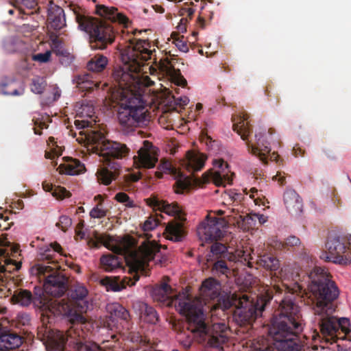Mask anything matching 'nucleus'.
<instances>
[{"label": "nucleus", "mask_w": 351, "mask_h": 351, "mask_svg": "<svg viewBox=\"0 0 351 351\" xmlns=\"http://www.w3.org/2000/svg\"><path fill=\"white\" fill-rule=\"evenodd\" d=\"M308 291L311 293L314 306L315 322H317L323 336L321 345L313 344L311 350L319 351L324 350L325 344L332 343L337 338L336 333L339 328L345 332H349V319L332 315L337 306L335 301L337 299L339 291L336 283L331 279L330 274L324 268L315 267L308 274Z\"/></svg>", "instance_id": "obj_1"}, {"label": "nucleus", "mask_w": 351, "mask_h": 351, "mask_svg": "<svg viewBox=\"0 0 351 351\" xmlns=\"http://www.w3.org/2000/svg\"><path fill=\"white\" fill-rule=\"evenodd\" d=\"M153 299L167 306H174L176 310L184 315L188 322V329L199 333L206 345L216 351H223V345L228 340V328L223 323H215L207 326L201 302L193 299L186 293L173 294L172 288L162 282L156 285L152 291Z\"/></svg>", "instance_id": "obj_2"}, {"label": "nucleus", "mask_w": 351, "mask_h": 351, "mask_svg": "<svg viewBox=\"0 0 351 351\" xmlns=\"http://www.w3.org/2000/svg\"><path fill=\"white\" fill-rule=\"evenodd\" d=\"M287 295L280 302L275 311L269 328V335L274 340V346L279 351H300L303 345L299 336L303 331L304 322L300 306L293 301V293Z\"/></svg>", "instance_id": "obj_3"}, {"label": "nucleus", "mask_w": 351, "mask_h": 351, "mask_svg": "<svg viewBox=\"0 0 351 351\" xmlns=\"http://www.w3.org/2000/svg\"><path fill=\"white\" fill-rule=\"evenodd\" d=\"M151 45L147 40L130 39L122 53L125 62L123 67L114 69L112 77L119 89L142 98L141 91L143 86H151L154 82L147 75H141L145 62L152 55Z\"/></svg>", "instance_id": "obj_4"}, {"label": "nucleus", "mask_w": 351, "mask_h": 351, "mask_svg": "<svg viewBox=\"0 0 351 351\" xmlns=\"http://www.w3.org/2000/svg\"><path fill=\"white\" fill-rule=\"evenodd\" d=\"M10 300L13 304L22 307H28L33 304L34 308L39 310L42 326L38 328V331L46 337L51 335V324L55 321L56 315L69 314L71 312L69 305L66 303L51 301L44 295H33L29 290L21 288L14 291Z\"/></svg>", "instance_id": "obj_5"}, {"label": "nucleus", "mask_w": 351, "mask_h": 351, "mask_svg": "<svg viewBox=\"0 0 351 351\" xmlns=\"http://www.w3.org/2000/svg\"><path fill=\"white\" fill-rule=\"evenodd\" d=\"M99 147L98 155L103 165L97 169L95 175L99 184L108 186L119 178L122 166L118 160L126 158L130 149L124 143L110 140L100 144Z\"/></svg>", "instance_id": "obj_6"}, {"label": "nucleus", "mask_w": 351, "mask_h": 351, "mask_svg": "<svg viewBox=\"0 0 351 351\" xmlns=\"http://www.w3.org/2000/svg\"><path fill=\"white\" fill-rule=\"evenodd\" d=\"M272 298V291L269 289L258 295L256 301L250 300L246 293H233L231 295L230 300H223V311L234 306L237 322L241 325L252 324L257 317L262 315Z\"/></svg>", "instance_id": "obj_7"}, {"label": "nucleus", "mask_w": 351, "mask_h": 351, "mask_svg": "<svg viewBox=\"0 0 351 351\" xmlns=\"http://www.w3.org/2000/svg\"><path fill=\"white\" fill-rule=\"evenodd\" d=\"M122 102L119 108L117 118L122 130L126 132L134 128L146 125L149 121V112L145 101L139 96L122 90Z\"/></svg>", "instance_id": "obj_8"}, {"label": "nucleus", "mask_w": 351, "mask_h": 351, "mask_svg": "<svg viewBox=\"0 0 351 351\" xmlns=\"http://www.w3.org/2000/svg\"><path fill=\"white\" fill-rule=\"evenodd\" d=\"M38 265L36 274L40 280H44L43 289L46 294L55 298L62 297L68 289V278L61 271L60 267Z\"/></svg>", "instance_id": "obj_9"}, {"label": "nucleus", "mask_w": 351, "mask_h": 351, "mask_svg": "<svg viewBox=\"0 0 351 351\" xmlns=\"http://www.w3.org/2000/svg\"><path fill=\"white\" fill-rule=\"evenodd\" d=\"M82 324H74L66 332L58 331L53 343L58 351H63L66 344L76 351H101L99 346L93 341H84Z\"/></svg>", "instance_id": "obj_10"}, {"label": "nucleus", "mask_w": 351, "mask_h": 351, "mask_svg": "<svg viewBox=\"0 0 351 351\" xmlns=\"http://www.w3.org/2000/svg\"><path fill=\"white\" fill-rule=\"evenodd\" d=\"M85 28L89 33L90 46L93 49H104L114 40L115 32L106 22L91 21Z\"/></svg>", "instance_id": "obj_11"}, {"label": "nucleus", "mask_w": 351, "mask_h": 351, "mask_svg": "<svg viewBox=\"0 0 351 351\" xmlns=\"http://www.w3.org/2000/svg\"><path fill=\"white\" fill-rule=\"evenodd\" d=\"M88 293V291L84 286L77 284L74 285L69 291L70 301L65 300L64 299L60 300L51 299V300L56 301V302L67 304L71 312L69 314L62 315L67 317L75 315L76 324H84L86 319L82 315L76 313V312L83 313L86 311L88 308V302L86 300ZM59 315H56V317Z\"/></svg>", "instance_id": "obj_12"}, {"label": "nucleus", "mask_w": 351, "mask_h": 351, "mask_svg": "<svg viewBox=\"0 0 351 351\" xmlns=\"http://www.w3.org/2000/svg\"><path fill=\"white\" fill-rule=\"evenodd\" d=\"M229 219L210 217L208 215L197 228V232L200 240L206 243L217 241L223 236V228L228 226Z\"/></svg>", "instance_id": "obj_13"}, {"label": "nucleus", "mask_w": 351, "mask_h": 351, "mask_svg": "<svg viewBox=\"0 0 351 351\" xmlns=\"http://www.w3.org/2000/svg\"><path fill=\"white\" fill-rule=\"evenodd\" d=\"M109 313L108 324L109 327L115 328L117 332H129L132 327L130 315L128 311L119 303H113L107 306Z\"/></svg>", "instance_id": "obj_14"}, {"label": "nucleus", "mask_w": 351, "mask_h": 351, "mask_svg": "<svg viewBox=\"0 0 351 351\" xmlns=\"http://www.w3.org/2000/svg\"><path fill=\"white\" fill-rule=\"evenodd\" d=\"M326 247L328 252L322 254L320 256L322 259L341 265L349 263L348 259L343 256L346 246L340 237L329 238L326 243Z\"/></svg>", "instance_id": "obj_15"}, {"label": "nucleus", "mask_w": 351, "mask_h": 351, "mask_svg": "<svg viewBox=\"0 0 351 351\" xmlns=\"http://www.w3.org/2000/svg\"><path fill=\"white\" fill-rule=\"evenodd\" d=\"M137 153L138 155L133 158L134 163L137 168H154L158 160L157 148L148 141H143Z\"/></svg>", "instance_id": "obj_16"}, {"label": "nucleus", "mask_w": 351, "mask_h": 351, "mask_svg": "<svg viewBox=\"0 0 351 351\" xmlns=\"http://www.w3.org/2000/svg\"><path fill=\"white\" fill-rule=\"evenodd\" d=\"M275 132L274 129L269 128L267 133L257 132L255 134L256 143L252 144L247 143L249 151L259 158L264 163H267L268 155L270 154V143L267 141V136H270V140L274 141L271 135Z\"/></svg>", "instance_id": "obj_17"}, {"label": "nucleus", "mask_w": 351, "mask_h": 351, "mask_svg": "<svg viewBox=\"0 0 351 351\" xmlns=\"http://www.w3.org/2000/svg\"><path fill=\"white\" fill-rule=\"evenodd\" d=\"M221 290V286L220 282L213 278H208L204 280L200 287L201 295L204 299L205 300H217L218 302L214 306L215 308H220L223 310V300H222Z\"/></svg>", "instance_id": "obj_18"}, {"label": "nucleus", "mask_w": 351, "mask_h": 351, "mask_svg": "<svg viewBox=\"0 0 351 351\" xmlns=\"http://www.w3.org/2000/svg\"><path fill=\"white\" fill-rule=\"evenodd\" d=\"M74 123L77 129L87 128V130L85 132L86 138L93 145V149L98 154L100 144L109 140L106 139L104 133L101 131L88 129V128L91 127V122L88 120H75Z\"/></svg>", "instance_id": "obj_19"}, {"label": "nucleus", "mask_w": 351, "mask_h": 351, "mask_svg": "<svg viewBox=\"0 0 351 351\" xmlns=\"http://www.w3.org/2000/svg\"><path fill=\"white\" fill-rule=\"evenodd\" d=\"M210 251L213 254L220 256L223 258H227L230 261H240L250 267H252L250 262V259H252L250 255L245 254L244 251H239L237 254L229 253L227 247L218 242L211 245Z\"/></svg>", "instance_id": "obj_20"}, {"label": "nucleus", "mask_w": 351, "mask_h": 351, "mask_svg": "<svg viewBox=\"0 0 351 351\" xmlns=\"http://www.w3.org/2000/svg\"><path fill=\"white\" fill-rule=\"evenodd\" d=\"M23 342V337L18 332L0 328V351H10L18 348Z\"/></svg>", "instance_id": "obj_21"}, {"label": "nucleus", "mask_w": 351, "mask_h": 351, "mask_svg": "<svg viewBox=\"0 0 351 351\" xmlns=\"http://www.w3.org/2000/svg\"><path fill=\"white\" fill-rule=\"evenodd\" d=\"M215 165L217 166L221 170L205 173L203 176L204 183L213 182L217 186H226V184H231L232 179L223 171V166L228 168V165L223 160L219 159L215 161Z\"/></svg>", "instance_id": "obj_22"}, {"label": "nucleus", "mask_w": 351, "mask_h": 351, "mask_svg": "<svg viewBox=\"0 0 351 351\" xmlns=\"http://www.w3.org/2000/svg\"><path fill=\"white\" fill-rule=\"evenodd\" d=\"M47 24L48 27L58 31L66 26V19L64 10L53 3H50L47 8Z\"/></svg>", "instance_id": "obj_23"}, {"label": "nucleus", "mask_w": 351, "mask_h": 351, "mask_svg": "<svg viewBox=\"0 0 351 351\" xmlns=\"http://www.w3.org/2000/svg\"><path fill=\"white\" fill-rule=\"evenodd\" d=\"M147 204L154 209L159 210L169 215L178 217L180 221L185 219L181 216L182 209L176 202L169 204L167 201L153 197L147 199Z\"/></svg>", "instance_id": "obj_24"}, {"label": "nucleus", "mask_w": 351, "mask_h": 351, "mask_svg": "<svg viewBox=\"0 0 351 351\" xmlns=\"http://www.w3.org/2000/svg\"><path fill=\"white\" fill-rule=\"evenodd\" d=\"M139 280L138 274L134 275V279L130 277L124 276L121 278L117 277H106L101 280V284L106 287L107 291H120L125 289L126 286L134 285L136 282Z\"/></svg>", "instance_id": "obj_25"}, {"label": "nucleus", "mask_w": 351, "mask_h": 351, "mask_svg": "<svg viewBox=\"0 0 351 351\" xmlns=\"http://www.w3.org/2000/svg\"><path fill=\"white\" fill-rule=\"evenodd\" d=\"M96 12L104 19L113 23H118L125 27H128L129 23L128 18L121 12H119L117 8L100 5L97 6Z\"/></svg>", "instance_id": "obj_26"}, {"label": "nucleus", "mask_w": 351, "mask_h": 351, "mask_svg": "<svg viewBox=\"0 0 351 351\" xmlns=\"http://www.w3.org/2000/svg\"><path fill=\"white\" fill-rule=\"evenodd\" d=\"M157 254H160V248L155 242H144L138 247V249L131 256L135 260L138 259L139 256L145 261H150L154 260Z\"/></svg>", "instance_id": "obj_27"}, {"label": "nucleus", "mask_w": 351, "mask_h": 351, "mask_svg": "<svg viewBox=\"0 0 351 351\" xmlns=\"http://www.w3.org/2000/svg\"><path fill=\"white\" fill-rule=\"evenodd\" d=\"M227 218H229L230 222L237 223L238 226L244 229H250L256 226V221L254 213L242 215L239 214L237 208H233L230 210L229 214L227 215Z\"/></svg>", "instance_id": "obj_28"}, {"label": "nucleus", "mask_w": 351, "mask_h": 351, "mask_svg": "<svg viewBox=\"0 0 351 351\" xmlns=\"http://www.w3.org/2000/svg\"><path fill=\"white\" fill-rule=\"evenodd\" d=\"M284 203L287 210L291 213L297 215L302 212V201L293 189H287L284 193Z\"/></svg>", "instance_id": "obj_29"}, {"label": "nucleus", "mask_w": 351, "mask_h": 351, "mask_svg": "<svg viewBox=\"0 0 351 351\" xmlns=\"http://www.w3.org/2000/svg\"><path fill=\"white\" fill-rule=\"evenodd\" d=\"M206 159L204 154L189 151L186 153V159L184 162V165L189 171H200L204 166Z\"/></svg>", "instance_id": "obj_30"}, {"label": "nucleus", "mask_w": 351, "mask_h": 351, "mask_svg": "<svg viewBox=\"0 0 351 351\" xmlns=\"http://www.w3.org/2000/svg\"><path fill=\"white\" fill-rule=\"evenodd\" d=\"M164 234L169 240L174 242L182 241L184 236L182 223L176 220L169 221L166 226Z\"/></svg>", "instance_id": "obj_31"}, {"label": "nucleus", "mask_w": 351, "mask_h": 351, "mask_svg": "<svg viewBox=\"0 0 351 351\" xmlns=\"http://www.w3.org/2000/svg\"><path fill=\"white\" fill-rule=\"evenodd\" d=\"M92 75L84 73L76 75L73 78V82L76 86L82 92H91L99 87V82L94 81Z\"/></svg>", "instance_id": "obj_32"}, {"label": "nucleus", "mask_w": 351, "mask_h": 351, "mask_svg": "<svg viewBox=\"0 0 351 351\" xmlns=\"http://www.w3.org/2000/svg\"><path fill=\"white\" fill-rule=\"evenodd\" d=\"M122 257L112 254L103 255L100 258V264L103 269L112 272L122 267Z\"/></svg>", "instance_id": "obj_33"}, {"label": "nucleus", "mask_w": 351, "mask_h": 351, "mask_svg": "<svg viewBox=\"0 0 351 351\" xmlns=\"http://www.w3.org/2000/svg\"><path fill=\"white\" fill-rule=\"evenodd\" d=\"M84 165L77 159L72 160L68 164H61L58 169L61 174L77 175L83 172Z\"/></svg>", "instance_id": "obj_34"}, {"label": "nucleus", "mask_w": 351, "mask_h": 351, "mask_svg": "<svg viewBox=\"0 0 351 351\" xmlns=\"http://www.w3.org/2000/svg\"><path fill=\"white\" fill-rule=\"evenodd\" d=\"M141 318L145 322L155 324L158 320V315L156 311L145 303L140 306Z\"/></svg>", "instance_id": "obj_35"}, {"label": "nucleus", "mask_w": 351, "mask_h": 351, "mask_svg": "<svg viewBox=\"0 0 351 351\" xmlns=\"http://www.w3.org/2000/svg\"><path fill=\"white\" fill-rule=\"evenodd\" d=\"M167 75L170 82L176 86L185 87L187 85L186 79L181 74L179 69H176L173 66H166Z\"/></svg>", "instance_id": "obj_36"}, {"label": "nucleus", "mask_w": 351, "mask_h": 351, "mask_svg": "<svg viewBox=\"0 0 351 351\" xmlns=\"http://www.w3.org/2000/svg\"><path fill=\"white\" fill-rule=\"evenodd\" d=\"M257 264L270 271H276L279 268V261L271 254H264L260 255L257 259Z\"/></svg>", "instance_id": "obj_37"}, {"label": "nucleus", "mask_w": 351, "mask_h": 351, "mask_svg": "<svg viewBox=\"0 0 351 351\" xmlns=\"http://www.w3.org/2000/svg\"><path fill=\"white\" fill-rule=\"evenodd\" d=\"M247 114H243L239 122L233 124V130L241 136L243 141L247 140L251 133V128L248 125Z\"/></svg>", "instance_id": "obj_38"}, {"label": "nucleus", "mask_w": 351, "mask_h": 351, "mask_svg": "<svg viewBox=\"0 0 351 351\" xmlns=\"http://www.w3.org/2000/svg\"><path fill=\"white\" fill-rule=\"evenodd\" d=\"M108 64V59L103 55L95 56L88 62L87 63V69L93 72H101L106 66Z\"/></svg>", "instance_id": "obj_39"}, {"label": "nucleus", "mask_w": 351, "mask_h": 351, "mask_svg": "<svg viewBox=\"0 0 351 351\" xmlns=\"http://www.w3.org/2000/svg\"><path fill=\"white\" fill-rule=\"evenodd\" d=\"M43 188L47 192H51L52 195L57 199H64L71 196V193L64 187L53 186L51 184L44 182Z\"/></svg>", "instance_id": "obj_40"}, {"label": "nucleus", "mask_w": 351, "mask_h": 351, "mask_svg": "<svg viewBox=\"0 0 351 351\" xmlns=\"http://www.w3.org/2000/svg\"><path fill=\"white\" fill-rule=\"evenodd\" d=\"M94 199L99 200L97 204L93 207L90 211V216L91 218L100 219L106 217L108 213V210L105 208L103 204V197L101 195H97L94 197Z\"/></svg>", "instance_id": "obj_41"}, {"label": "nucleus", "mask_w": 351, "mask_h": 351, "mask_svg": "<svg viewBox=\"0 0 351 351\" xmlns=\"http://www.w3.org/2000/svg\"><path fill=\"white\" fill-rule=\"evenodd\" d=\"M213 272L218 276L224 275L226 278L232 275V269L224 259L218 260L214 263Z\"/></svg>", "instance_id": "obj_42"}, {"label": "nucleus", "mask_w": 351, "mask_h": 351, "mask_svg": "<svg viewBox=\"0 0 351 351\" xmlns=\"http://www.w3.org/2000/svg\"><path fill=\"white\" fill-rule=\"evenodd\" d=\"M16 82L14 81H12L8 84H2V92L4 95H12V96H18L21 95L24 93V88L23 87H20L18 88L16 87Z\"/></svg>", "instance_id": "obj_43"}, {"label": "nucleus", "mask_w": 351, "mask_h": 351, "mask_svg": "<svg viewBox=\"0 0 351 351\" xmlns=\"http://www.w3.org/2000/svg\"><path fill=\"white\" fill-rule=\"evenodd\" d=\"M61 251L62 247L59 243L57 242L51 243L49 246H47L43 250V252L41 253L42 258L53 263V261H52L53 255L56 252L61 254Z\"/></svg>", "instance_id": "obj_44"}, {"label": "nucleus", "mask_w": 351, "mask_h": 351, "mask_svg": "<svg viewBox=\"0 0 351 351\" xmlns=\"http://www.w3.org/2000/svg\"><path fill=\"white\" fill-rule=\"evenodd\" d=\"M190 186L191 182L189 178H182V176H180V178L176 181L173 185L176 193H183L184 191L189 189Z\"/></svg>", "instance_id": "obj_45"}, {"label": "nucleus", "mask_w": 351, "mask_h": 351, "mask_svg": "<svg viewBox=\"0 0 351 351\" xmlns=\"http://www.w3.org/2000/svg\"><path fill=\"white\" fill-rule=\"evenodd\" d=\"M114 199L119 203L123 204L127 208H135L137 205L134 203L128 194L123 192H119L114 196Z\"/></svg>", "instance_id": "obj_46"}, {"label": "nucleus", "mask_w": 351, "mask_h": 351, "mask_svg": "<svg viewBox=\"0 0 351 351\" xmlns=\"http://www.w3.org/2000/svg\"><path fill=\"white\" fill-rule=\"evenodd\" d=\"M12 1L14 6L21 11L24 8L33 10L37 5L36 0H12Z\"/></svg>", "instance_id": "obj_47"}, {"label": "nucleus", "mask_w": 351, "mask_h": 351, "mask_svg": "<svg viewBox=\"0 0 351 351\" xmlns=\"http://www.w3.org/2000/svg\"><path fill=\"white\" fill-rule=\"evenodd\" d=\"M45 82L42 78L36 77L32 80L31 90L36 94H41L45 88Z\"/></svg>", "instance_id": "obj_48"}, {"label": "nucleus", "mask_w": 351, "mask_h": 351, "mask_svg": "<svg viewBox=\"0 0 351 351\" xmlns=\"http://www.w3.org/2000/svg\"><path fill=\"white\" fill-rule=\"evenodd\" d=\"M1 285L4 287V289L7 290L8 295H10L11 297L13 295V292L15 289H20L18 287V283L16 280L14 278H9L5 281L2 280Z\"/></svg>", "instance_id": "obj_49"}, {"label": "nucleus", "mask_w": 351, "mask_h": 351, "mask_svg": "<svg viewBox=\"0 0 351 351\" xmlns=\"http://www.w3.org/2000/svg\"><path fill=\"white\" fill-rule=\"evenodd\" d=\"M160 221L158 218L154 216H150L147 218V219L144 222L143 225V230L144 231H150L154 230L156 227L158 226Z\"/></svg>", "instance_id": "obj_50"}, {"label": "nucleus", "mask_w": 351, "mask_h": 351, "mask_svg": "<svg viewBox=\"0 0 351 351\" xmlns=\"http://www.w3.org/2000/svg\"><path fill=\"white\" fill-rule=\"evenodd\" d=\"M254 348L256 351H274V348L264 339L258 341Z\"/></svg>", "instance_id": "obj_51"}, {"label": "nucleus", "mask_w": 351, "mask_h": 351, "mask_svg": "<svg viewBox=\"0 0 351 351\" xmlns=\"http://www.w3.org/2000/svg\"><path fill=\"white\" fill-rule=\"evenodd\" d=\"M30 315L26 313H19L16 317L17 324L21 326H27L30 324Z\"/></svg>", "instance_id": "obj_52"}, {"label": "nucleus", "mask_w": 351, "mask_h": 351, "mask_svg": "<svg viewBox=\"0 0 351 351\" xmlns=\"http://www.w3.org/2000/svg\"><path fill=\"white\" fill-rule=\"evenodd\" d=\"M71 219L66 215L60 217L59 221L57 223V226L64 232H66L68 228L71 226Z\"/></svg>", "instance_id": "obj_53"}, {"label": "nucleus", "mask_w": 351, "mask_h": 351, "mask_svg": "<svg viewBox=\"0 0 351 351\" xmlns=\"http://www.w3.org/2000/svg\"><path fill=\"white\" fill-rule=\"evenodd\" d=\"M51 53L50 51H47L45 53H40L35 54L32 56V59L34 61H38L40 62H47L51 58Z\"/></svg>", "instance_id": "obj_54"}, {"label": "nucleus", "mask_w": 351, "mask_h": 351, "mask_svg": "<svg viewBox=\"0 0 351 351\" xmlns=\"http://www.w3.org/2000/svg\"><path fill=\"white\" fill-rule=\"evenodd\" d=\"M169 97H171V98L173 99L176 104L179 105L180 106H184L188 104L189 102V99L187 97H180L178 98H176L174 95H173L172 91L169 92Z\"/></svg>", "instance_id": "obj_55"}, {"label": "nucleus", "mask_w": 351, "mask_h": 351, "mask_svg": "<svg viewBox=\"0 0 351 351\" xmlns=\"http://www.w3.org/2000/svg\"><path fill=\"white\" fill-rule=\"evenodd\" d=\"M300 244V240L295 236L289 237L285 241L283 245L285 247H293Z\"/></svg>", "instance_id": "obj_56"}, {"label": "nucleus", "mask_w": 351, "mask_h": 351, "mask_svg": "<svg viewBox=\"0 0 351 351\" xmlns=\"http://www.w3.org/2000/svg\"><path fill=\"white\" fill-rule=\"evenodd\" d=\"M229 197V199L232 201L233 203H236V205H238L242 199H243V196L241 193H238L234 191H230L227 193Z\"/></svg>", "instance_id": "obj_57"}, {"label": "nucleus", "mask_w": 351, "mask_h": 351, "mask_svg": "<svg viewBox=\"0 0 351 351\" xmlns=\"http://www.w3.org/2000/svg\"><path fill=\"white\" fill-rule=\"evenodd\" d=\"M82 114V116H86L88 117L91 118L94 114V108L93 106H82V111L80 112Z\"/></svg>", "instance_id": "obj_58"}, {"label": "nucleus", "mask_w": 351, "mask_h": 351, "mask_svg": "<svg viewBox=\"0 0 351 351\" xmlns=\"http://www.w3.org/2000/svg\"><path fill=\"white\" fill-rule=\"evenodd\" d=\"M158 169L160 171H171L172 166H171V164L170 162L166 160V161L161 162V163L159 165Z\"/></svg>", "instance_id": "obj_59"}, {"label": "nucleus", "mask_w": 351, "mask_h": 351, "mask_svg": "<svg viewBox=\"0 0 351 351\" xmlns=\"http://www.w3.org/2000/svg\"><path fill=\"white\" fill-rule=\"evenodd\" d=\"M35 127L34 128V131L36 134L41 135L42 132L40 130H43L44 128H47V125L44 122L35 121L34 122Z\"/></svg>", "instance_id": "obj_60"}, {"label": "nucleus", "mask_w": 351, "mask_h": 351, "mask_svg": "<svg viewBox=\"0 0 351 351\" xmlns=\"http://www.w3.org/2000/svg\"><path fill=\"white\" fill-rule=\"evenodd\" d=\"M175 44L176 47L182 51L186 52L188 51L189 48L186 43L182 40L177 39L175 41Z\"/></svg>", "instance_id": "obj_61"}, {"label": "nucleus", "mask_w": 351, "mask_h": 351, "mask_svg": "<svg viewBox=\"0 0 351 351\" xmlns=\"http://www.w3.org/2000/svg\"><path fill=\"white\" fill-rule=\"evenodd\" d=\"M188 22V19L186 18H182L180 19V23L178 25V29L181 32H185L186 31V23Z\"/></svg>", "instance_id": "obj_62"}, {"label": "nucleus", "mask_w": 351, "mask_h": 351, "mask_svg": "<svg viewBox=\"0 0 351 351\" xmlns=\"http://www.w3.org/2000/svg\"><path fill=\"white\" fill-rule=\"evenodd\" d=\"M273 180H277L280 185H284L285 184V178L284 176H281L280 173H278L274 176Z\"/></svg>", "instance_id": "obj_63"}, {"label": "nucleus", "mask_w": 351, "mask_h": 351, "mask_svg": "<svg viewBox=\"0 0 351 351\" xmlns=\"http://www.w3.org/2000/svg\"><path fill=\"white\" fill-rule=\"evenodd\" d=\"M254 216L256 218V221L258 219L260 224L264 223L267 219L263 215L254 213Z\"/></svg>", "instance_id": "obj_64"}]
</instances>
